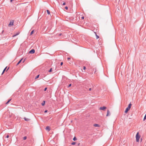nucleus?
<instances>
[{
  "label": "nucleus",
  "instance_id": "f257e3e1",
  "mask_svg": "<svg viewBox=\"0 0 146 146\" xmlns=\"http://www.w3.org/2000/svg\"><path fill=\"white\" fill-rule=\"evenodd\" d=\"M140 137V136L139 134V133L138 132L136 135V141L137 142H138L139 141V139Z\"/></svg>",
  "mask_w": 146,
  "mask_h": 146
},
{
  "label": "nucleus",
  "instance_id": "f03ea898",
  "mask_svg": "<svg viewBox=\"0 0 146 146\" xmlns=\"http://www.w3.org/2000/svg\"><path fill=\"white\" fill-rule=\"evenodd\" d=\"M106 107L104 106L103 107H100L99 108V110H100L104 111L106 109Z\"/></svg>",
  "mask_w": 146,
  "mask_h": 146
},
{
  "label": "nucleus",
  "instance_id": "7ed1b4c3",
  "mask_svg": "<svg viewBox=\"0 0 146 146\" xmlns=\"http://www.w3.org/2000/svg\"><path fill=\"white\" fill-rule=\"evenodd\" d=\"M13 21H11L8 25L9 27H10L13 26Z\"/></svg>",
  "mask_w": 146,
  "mask_h": 146
},
{
  "label": "nucleus",
  "instance_id": "20e7f679",
  "mask_svg": "<svg viewBox=\"0 0 146 146\" xmlns=\"http://www.w3.org/2000/svg\"><path fill=\"white\" fill-rule=\"evenodd\" d=\"M35 52V50L34 49H32L31 50L29 51V53L31 54H33Z\"/></svg>",
  "mask_w": 146,
  "mask_h": 146
},
{
  "label": "nucleus",
  "instance_id": "39448f33",
  "mask_svg": "<svg viewBox=\"0 0 146 146\" xmlns=\"http://www.w3.org/2000/svg\"><path fill=\"white\" fill-rule=\"evenodd\" d=\"M20 33V31H18L16 33V34L15 35H13V37H14L18 35H19V34Z\"/></svg>",
  "mask_w": 146,
  "mask_h": 146
},
{
  "label": "nucleus",
  "instance_id": "423d86ee",
  "mask_svg": "<svg viewBox=\"0 0 146 146\" xmlns=\"http://www.w3.org/2000/svg\"><path fill=\"white\" fill-rule=\"evenodd\" d=\"M130 109L128 107H127L126 109L125 110V113H126L127 112L130 110Z\"/></svg>",
  "mask_w": 146,
  "mask_h": 146
},
{
  "label": "nucleus",
  "instance_id": "0eeeda50",
  "mask_svg": "<svg viewBox=\"0 0 146 146\" xmlns=\"http://www.w3.org/2000/svg\"><path fill=\"white\" fill-rule=\"evenodd\" d=\"M110 115V112L109 110H108L107 111V114L106 115L107 116H108Z\"/></svg>",
  "mask_w": 146,
  "mask_h": 146
},
{
  "label": "nucleus",
  "instance_id": "6e6552de",
  "mask_svg": "<svg viewBox=\"0 0 146 146\" xmlns=\"http://www.w3.org/2000/svg\"><path fill=\"white\" fill-rule=\"evenodd\" d=\"M46 130L49 131L50 130V127L48 126H47L46 127Z\"/></svg>",
  "mask_w": 146,
  "mask_h": 146
},
{
  "label": "nucleus",
  "instance_id": "1a4fd4ad",
  "mask_svg": "<svg viewBox=\"0 0 146 146\" xmlns=\"http://www.w3.org/2000/svg\"><path fill=\"white\" fill-rule=\"evenodd\" d=\"M94 126L95 127H99V125L97 124H95L94 125Z\"/></svg>",
  "mask_w": 146,
  "mask_h": 146
},
{
  "label": "nucleus",
  "instance_id": "9d476101",
  "mask_svg": "<svg viewBox=\"0 0 146 146\" xmlns=\"http://www.w3.org/2000/svg\"><path fill=\"white\" fill-rule=\"evenodd\" d=\"M94 33H95V35H96V39H97L98 38H99V36H98V35H97V34H96V32H94Z\"/></svg>",
  "mask_w": 146,
  "mask_h": 146
},
{
  "label": "nucleus",
  "instance_id": "9b49d317",
  "mask_svg": "<svg viewBox=\"0 0 146 146\" xmlns=\"http://www.w3.org/2000/svg\"><path fill=\"white\" fill-rule=\"evenodd\" d=\"M22 59H23L22 58L18 62V63L17 64V66L18 65L21 63Z\"/></svg>",
  "mask_w": 146,
  "mask_h": 146
},
{
  "label": "nucleus",
  "instance_id": "f8f14e48",
  "mask_svg": "<svg viewBox=\"0 0 146 146\" xmlns=\"http://www.w3.org/2000/svg\"><path fill=\"white\" fill-rule=\"evenodd\" d=\"M131 103H130L129 105L127 107L128 108H129L130 109L131 108Z\"/></svg>",
  "mask_w": 146,
  "mask_h": 146
},
{
  "label": "nucleus",
  "instance_id": "ddd939ff",
  "mask_svg": "<svg viewBox=\"0 0 146 146\" xmlns=\"http://www.w3.org/2000/svg\"><path fill=\"white\" fill-rule=\"evenodd\" d=\"M7 68V67H6L3 70V71L2 74V75L4 73V72L5 71Z\"/></svg>",
  "mask_w": 146,
  "mask_h": 146
},
{
  "label": "nucleus",
  "instance_id": "4468645a",
  "mask_svg": "<svg viewBox=\"0 0 146 146\" xmlns=\"http://www.w3.org/2000/svg\"><path fill=\"white\" fill-rule=\"evenodd\" d=\"M47 12L48 15H50V12L49 10H47Z\"/></svg>",
  "mask_w": 146,
  "mask_h": 146
},
{
  "label": "nucleus",
  "instance_id": "2eb2a0df",
  "mask_svg": "<svg viewBox=\"0 0 146 146\" xmlns=\"http://www.w3.org/2000/svg\"><path fill=\"white\" fill-rule=\"evenodd\" d=\"M24 119L26 121H29V119H28V118H27L25 117L24 118Z\"/></svg>",
  "mask_w": 146,
  "mask_h": 146
},
{
  "label": "nucleus",
  "instance_id": "dca6fc26",
  "mask_svg": "<svg viewBox=\"0 0 146 146\" xmlns=\"http://www.w3.org/2000/svg\"><path fill=\"white\" fill-rule=\"evenodd\" d=\"M45 104V101H43V102L41 104H42V106H44V105Z\"/></svg>",
  "mask_w": 146,
  "mask_h": 146
},
{
  "label": "nucleus",
  "instance_id": "f3484780",
  "mask_svg": "<svg viewBox=\"0 0 146 146\" xmlns=\"http://www.w3.org/2000/svg\"><path fill=\"white\" fill-rule=\"evenodd\" d=\"M39 75H37V76H36V77L35 78V79H36L37 78H39Z\"/></svg>",
  "mask_w": 146,
  "mask_h": 146
},
{
  "label": "nucleus",
  "instance_id": "a211bd4d",
  "mask_svg": "<svg viewBox=\"0 0 146 146\" xmlns=\"http://www.w3.org/2000/svg\"><path fill=\"white\" fill-rule=\"evenodd\" d=\"M34 33V30H33L31 32L30 35H32Z\"/></svg>",
  "mask_w": 146,
  "mask_h": 146
},
{
  "label": "nucleus",
  "instance_id": "6ab92c4d",
  "mask_svg": "<svg viewBox=\"0 0 146 146\" xmlns=\"http://www.w3.org/2000/svg\"><path fill=\"white\" fill-rule=\"evenodd\" d=\"M146 119V114L144 116V117L143 119V120H145Z\"/></svg>",
  "mask_w": 146,
  "mask_h": 146
},
{
  "label": "nucleus",
  "instance_id": "aec40b11",
  "mask_svg": "<svg viewBox=\"0 0 146 146\" xmlns=\"http://www.w3.org/2000/svg\"><path fill=\"white\" fill-rule=\"evenodd\" d=\"M23 139L24 140H26L27 139V137L25 136V137H24L23 138Z\"/></svg>",
  "mask_w": 146,
  "mask_h": 146
},
{
  "label": "nucleus",
  "instance_id": "412c9836",
  "mask_svg": "<svg viewBox=\"0 0 146 146\" xmlns=\"http://www.w3.org/2000/svg\"><path fill=\"white\" fill-rule=\"evenodd\" d=\"M73 140L74 141H75L76 140V138L75 137H74L73 139Z\"/></svg>",
  "mask_w": 146,
  "mask_h": 146
},
{
  "label": "nucleus",
  "instance_id": "4be33fe9",
  "mask_svg": "<svg viewBox=\"0 0 146 146\" xmlns=\"http://www.w3.org/2000/svg\"><path fill=\"white\" fill-rule=\"evenodd\" d=\"M11 99L7 101V102L6 103V104H7L10 102V101H11Z\"/></svg>",
  "mask_w": 146,
  "mask_h": 146
},
{
  "label": "nucleus",
  "instance_id": "5701e85b",
  "mask_svg": "<svg viewBox=\"0 0 146 146\" xmlns=\"http://www.w3.org/2000/svg\"><path fill=\"white\" fill-rule=\"evenodd\" d=\"M76 143L74 142H73L72 143V145H74Z\"/></svg>",
  "mask_w": 146,
  "mask_h": 146
},
{
  "label": "nucleus",
  "instance_id": "b1692460",
  "mask_svg": "<svg viewBox=\"0 0 146 146\" xmlns=\"http://www.w3.org/2000/svg\"><path fill=\"white\" fill-rule=\"evenodd\" d=\"M52 71V68H51L50 70H49V72H51Z\"/></svg>",
  "mask_w": 146,
  "mask_h": 146
},
{
  "label": "nucleus",
  "instance_id": "393cba45",
  "mask_svg": "<svg viewBox=\"0 0 146 146\" xmlns=\"http://www.w3.org/2000/svg\"><path fill=\"white\" fill-rule=\"evenodd\" d=\"M65 9H66L67 10V9H68V7H65Z\"/></svg>",
  "mask_w": 146,
  "mask_h": 146
},
{
  "label": "nucleus",
  "instance_id": "a878e982",
  "mask_svg": "<svg viewBox=\"0 0 146 146\" xmlns=\"http://www.w3.org/2000/svg\"><path fill=\"white\" fill-rule=\"evenodd\" d=\"M71 84H70L69 85V86H68V87H70L71 86Z\"/></svg>",
  "mask_w": 146,
  "mask_h": 146
},
{
  "label": "nucleus",
  "instance_id": "bb28decb",
  "mask_svg": "<svg viewBox=\"0 0 146 146\" xmlns=\"http://www.w3.org/2000/svg\"><path fill=\"white\" fill-rule=\"evenodd\" d=\"M81 19H84V16H83L82 17H81Z\"/></svg>",
  "mask_w": 146,
  "mask_h": 146
},
{
  "label": "nucleus",
  "instance_id": "cd10ccee",
  "mask_svg": "<svg viewBox=\"0 0 146 146\" xmlns=\"http://www.w3.org/2000/svg\"><path fill=\"white\" fill-rule=\"evenodd\" d=\"M47 88H45L44 89V91H45L46 90H47Z\"/></svg>",
  "mask_w": 146,
  "mask_h": 146
},
{
  "label": "nucleus",
  "instance_id": "c85d7f7f",
  "mask_svg": "<svg viewBox=\"0 0 146 146\" xmlns=\"http://www.w3.org/2000/svg\"><path fill=\"white\" fill-rule=\"evenodd\" d=\"M65 4H66V3L65 2H64L62 4V5H65Z\"/></svg>",
  "mask_w": 146,
  "mask_h": 146
},
{
  "label": "nucleus",
  "instance_id": "c756f323",
  "mask_svg": "<svg viewBox=\"0 0 146 146\" xmlns=\"http://www.w3.org/2000/svg\"><path fill=\"white\" fill-rule=\"evenodd\" d=\"M63 64V62H61V63H60V65H61V66H62V65Z\"/></svg>",
  "mask_w": 146,
  "mask_h": 146
},
{
  "label": "nucleus",
  "instance_id": "7c9ffc66",
  "mask_svg": "<svg viewBox=\"0 0 146 146\" xmlns=\"http://www.w3.org/2000/svg\"><path fill=\"white\" fill-rule=\"evenodd\" d=\"M9 136L8 135H7V136H6V137L7 138H9Z\"/></svg>",
  "mask_w": 146,
  "mask_h": 146
},
{
  "label": "nucleus",
  "instance_id": "2f4dec72",
  "mask_svg": "<svg viewBox=\"0 0 146 146\" xmlns=\"http://www.w3.org/2000/svg\"><path fill=\"white\" fill-rule=\"evenodd\" d=\"M86 67L85 66H84L83 67V69L84 70H85L86 69Z\"/></svg>",
  "mask_w": 146,
  "mask_h": 146
},
{
  "label": "nucleus",
  "instance_id": "473e14b6",
  "mask_svg": "<svg viewBox=\"0 0 146 146\" xmlns=\"http://www.w3.org/2000/svg\"><path fill=\"white\" fill-rule=\"evenodd\" d=\"M47 112V110H45V111H44V112L45 113H46Z\"/></svg>",
  "mask_w": 146,
  "mask_h": 146
},
{
  "label": "nucleus",
  "instance_id": "72a5a7b5",
  "mask_svg": "<svg viewBox=\"0 0 146 146\" xmlns=\"http://www.w3.org/2000/svg\"><path fill=\"white\" fill-rule=\"evenodd\" d=\"M14 0H10V2H12V1H14Z\"/></svg>",
  "mask_w": 146,
  "mask_h": 146
},
{
  "label": "nucleus",
  "instance_id": "f704fd0d",
  "mask_svg": "<svg viewBox=\"0 0 146 146\" xmlns=\"http://www.w3.org/2000/svg\"><path fill=\"white\" fill-rule=\"evenodd\" d=\"M70 58H67V59H68V60H70Z\"/></svg>",
  "mask_w": 146,
  "mask_h": 146
},
{
  "label": "nucleus",
  "instance_id": "c9c22d12",
  "mask_svg": "<svg viewBox=\"0 0 146 146\" xmlns=\"http://www.w3.org/2000/svg\"><path fill=\"white\" fill-rule=\"evenodd\" d=\"M9 68H8V69H7V70H8V69H9Z\"/></svg>",
  "mask_w": 146,
  "mask_h": 146
},
{
  "label": "nucleus",
  "instance_id": "e433bc0d",
  "mask_svg": "<svg viewBox=\"0 0 146 146\" xmlns=\"http://www.w3.org/2000/svg\"><path fill=\"white\" fill-rule=\"evenodd\" d=\"M80 145V143H79V144H78V145Z\"/></svg>",
  "mask_w": 146,
  "mask_h": 146
},
{
  "label": "nucleus",
  "instance_id": "4c0bfd02",
  "mask_svg": "<svg viewBox=\"0 0 146 146\" xmlns=\"http://www.w3.org/2000/svg\"><path fill=\"white\" fill-rule=\"evenodd\" d=\"M25 61V60H24L23 61V63Z\"/></svg>",
  "mask_w": 146,
  "mask_h": 146
},
{
  "label": "nucleus",
  "instance_id": "58836bf2",
  "mask_svg": "<svg viewBox=\"0 0 146 146\" xmlns=\"http://www.w3.org/2000/svg\"><path fill=\"white\" fill-rule=\"evenodd\" d=\"M61 35V34H60V35Z\"/></svg>",
  "mask_w": 146,
  "mask_h": 146
},
{
  "label": "nucleus",
  "instance_id": "ea45409f",
  "mask_svg": "<svg viewBox=\"0 0 146 146\" xmlns=\"http://www.w3.org/2000/svg\"><path fill=\"white\" fill-rule=\"evenodd\" d=\"M142 139H141V141H142Z\"/></svg>",
  "mask_w": 146,
  "mask_h": 146
}]
</instances>
